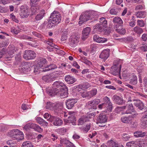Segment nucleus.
<instances>
[{"label": "nucleus", "mask_w": 147, "mask_h": 147, "mask_svg": "<svg viewBox=\"0 0 147 147\" xmlns=\"http://www.w3.org/2000/svg\"><path fill=\"white\" fill-rule=\"evenodd\" d=\"M100 24L103 26L105 28H106L107 26V21L105 19V18L104 17H102L100 19Z\"/></svg>", "instance_id": "nucleus-37"}, {"label": "nucleus", "mask_w": 147, "mask_h": 147, "mask_svg": "<svg viewBox=\"0 0 147 147\" xmlns=\"http://www.w3.org/2000/svg\"><path fill=\"white\" fill-rule=\"evenodd\" d=\"M52 92H49V93L50 94V96H53L55 95H60L61 96L62 98H65L67 97L68 96V88L67 89L64 88H62L60 89V91L59 89L51 91Z\"/></svg>", "instance_id": "nucleus-3"}, {"label": "nucleus", "mask_w": 147, "mask_h": 147, "mask_svg": "<svg viewBox=\"0 0 147 147\" xmlns=\"http://www.w3.org/2000/svg\"><path fill=\"white\" fill-rule=\"evenodd\" d=\"M86 122V118L84 117H82L79 119L78 120V125H83Z\"/></svg>", "instance_id": "nucleus-48"}, {"label": "nucleus", "mask_w": 147, "mask_h": 147, "mask_svg": "<svg viewBox=\"0 0 147 147\" xmlns=\"http://www.w3.org/2000/svg\"><path fill=\"white\" fill-rule=\"evenodd\" d=\"M78 38L76 36L74 35L71 37L69 40V43L72 47H75L79 42Z\"/></svg>", "instance_id": "nucleus-17"}, {"label": "nucleus", "mask_w": 147, "mask_h": 147, "mask_svg": "<svg viewBox=\"0 0 147 147\" xmlns=\"http://www.w3.org/2000/svg\"><path fill=\"white\" fill-rule=\"evenodd\" d=\"M77 101L73 99H69L66 100V107L68 109H72L74 107V104L76 103Z\"/></svg>", "instance_id": "nucleus-18"}, {"label": "nucleus", "mask_w": 147, "mask_h": 147, "mask_svg": "<svg viewBox=\"0 0 147 147\" xmlns=\"http://www.w3.org/2000/svg\"><path fill=\"white\" fill-rule=\"evenodd\" d=\"M126 147H137V145L135 143L134 141L127 142L126 144Z\"/></svg>", "instance_id": "nucleus-51"}, {"label": "nucleus", "mask_w": 147, "mask_h": 147, "mask_svg": "<svg viewBox=\"0 0 147 147\" xmlns=\"http://www.w3.org/2000/svg\"><path fill=\"white\" fill-rule=\"evenodd\" d=\"M60 141L61 144H65L67 145V146L70 142L69 141L65 139H61Z\"/></svg>", "instance_id": "nucleus-56"}, {"label": "nucleus", "mask_w": 147, "mask_h": 147, "mask_svg": "<svg viewBox=\"0 0 147 147\" xmlns=\"http://www.w3.org/2000/svg\"><path fill=\"white\" fill-rule=\"evenodd\" d=\"M23 56L24 59L26 60H30L34 59L36 56L34 51L29 50L25 51Z\"/></svg>", "instance_id": "nucleus-9"}, {"label": "nucleus", "mask_w": 147, "mask_h": 147, "mask_svg": "<svg viewBox=\"0 0 147 147\" xmlns=\"http://www.w3.org/2000/svg\"><path fill=\"white\" fill-rule=\"evenodd\" d=\"M80 60L82 62L84 63L87 65H90L92 64V63L90 61L87 60L86 58L85 57H81Z\"/></svg>", "instance_id": "nucleus-44"}, {"label": "nucleus", "mask_w": 147, "mask_h": 147, "mask_svg": "<svg viewBox=\"0 0 147 147\" xmlns=\"http://www.w3.org/2000/svg\"><path fill=\"white\" fill-rule=\"evenodd\" d=\"M42 79L45 82H49L50 80L51 76L50 75H46L43 76Z\"/></svg>", "instance_id": "nucleus-52"}, {"label": "nucleus", "mask_w": 147, "mask_h": 147, "mask_svg": "<svg viewBox=\"0 0 147 147\" xmlns=\"http://www.w3.org/2000/svg\"><path fill=\"white\" fill-rule=\"evenodd\" d=\"M133 101H134V105L140 110H143L144 108V103L138 99H134Z\"/></svg>", "instance_id": "nucleus-13"}, {"label": "nucleus", "mask_w": 147, "mask_h": 147, "mask_svg": "<svg viewBox=\"0 0 147 147\" xmlns=\"http://www.w3.org/2000/svg\"><path fill=\"white\" fill-rule=\"evenodd\" d=\"M36 120L37 123L42 126L45 127H47L48 123L40 117H37Z\"/></svg>", "instance_id": "nucleus-23"}, {"label": "nucleus", "mask_w": 147, "mask_h": 147, "mask_svg": "<svg viewBox=\"0 0 147 147\" xmlns=\"http://www.w3.org/2000/svg\"><path fill=\"white\" fill-rule=\"evenodd\" d=\"M104 28L103 25L97 24L94 27V30L97 32H101L103 30Z\"/></svg>", "instance_id": "nucleus-29"}, {"label": "nucleus", "mask_w": 147, "mask_h": 147, "mask_svg": "<svg viewBox=\"0 0 147 147\" xmlns=\"http://www.w3.org/2000/svg\"><path fill=\"white\" fill-rule=\"evenodd\" d=\"M137 78L136 76L134 74H132L131 76L129 83L133 85H136L137 84Z\"/></svg>", "instance_id": "nucleus-30"}, {"label": "nucleus", "mask_w": 147, "mask_h": 147, "mask_svg": "<svg viewBox=\"0 0 147 147\" xmlns=\"http://www.w3.org/2000/svg\"><path fill=\"white\" fill-rule=\"evenodd\" d=\"M45 11L44 10H41L39 13L35 17L34 20L33 21V23H39V21L42 20L45 16Z\"/></svg>", "instance_id": "nucleus-12"}, {"label": "nucleus", "mask_w": 147, "mask_h": 147, "mask_svg": "<svg viewBox=\"0 0 147 147\" xmlns=\"http://www.w3.org/2000/svg\"><path fill=\"white\" fill-rule=\"evenodd\" d=\"M107 118L106 115L103 114H100L97 117L96 119L97 123H105L107 121Z\"/></svg>", "instance_id": "nucleus-14"}, {"label": "nucleus", "mask_w": 147, "mask_h": 147, "mask_svg": "<svg viewBox=\"0 0 147 147\" xmlns=\"http://www.w3.org/2000/svg\"><path fill=\"white\" fill-rule=\"evenodd\" d=\"M8 136L13 140L18 141L24 138L23 133L18 129H13L9 130L7 134Z\"/></svg>", "instance_id": "nucleus-2"}, {"label": "nucleus", "mask_w": 147, "mask_h": 147, "mask_svg": "<svg viewBox=\"0 0 147 147\" xmlns=\"http://www.w3.org/2000/svg\"><path fill=\"white\" fill-rule=\"evenodd\" d=\"M143 88L145 91L147 92V79L144 78L143 79Z\"/></svg>", "instance_id": "nucleus-55"}, {"label": "nucleus", "mask_w": 147, "mask_h": 147, "mask_svg": "<svg viewBox=\"0 0 147 147\" xmlns=\"http://www.w3.org/2000/svg\"><path fill=\"white\" fill-rule=\"evenodd\" d=\"M141 125L144 127H146L147 124V113L144 114L140 119Z\"/></svg>", "instance_id": "nucleus-19"}, {"label": "nucleus", "mask_w": 147, "mask_h": 147, "mask_svg": "<svg viewBox=\"0 0 147 147\" xmlns=\"http://www.w3.org/2000/svg\"><path fill=\"white\" fill-rule=\"evenodd\" d=\"M28 8L26 5H22L20 7V10L23 13L27 14L26 15H29Z\"/></svg>", "instance_id": "nucleus-35"}, {"label": "nucleus", "mask_w": 147, "mask_h": 147, "mask_svg": "<svg viewBox=\"0 0 147 147\" xmlns=\"http://www.w3.org/2000/svg\"><path fill=\"white\" fill-rule=\"evenodd\" d=\"M47 25V27L48 28H50L53 27H54L55 26V25H56L55 23H53L50 19L48 21V22H47L46 23L45 22L43 23V26L46 25Z\"/></svg>", "instance_id": "nucleus-31"}, {"label": "nucleus", "mask_w": 147, "mask_h": 147, "mask_svg": "<svg viewBox=\"0 0 147 147\" xmlns=\"http://www.w3.org/2000/svg\"><path fill=\"white\" fill-rule=\"evenodd\" d=\"M57 66L54 64H52L50 65L47 66V67H45V68H42V71L45 72L49 71L50 70H52L55 69L57 68Z\"/></svg>", "instance_id": "nucleus-28"}, {"label": "nucleus", "mask_w": 147, "mask_h": 147, "mask_svg": "<svg viewBox=\"0 0 147 147\" xmlns=\"http://www.w3.org/2000/svg\"><path fill=\"white\" fill-rule=\"evenodd\" d=\"M112 98L115 103L119 105H123L125 103L122 98L117 95H113Z\"/></svg>", "instance_id": "nucleus-11"}, {"label": "nucleus", "mask_w": 147, "mask_h": 147, "mask_svg": "<svg viewBox=\"0 0 147 147\" xmlns=\"http://www.w3.org/2000/svg\"><path fill=\"white\" fill-rule=\"evenodd\" d=\"M10 16V18L13 21H15V22L17 23H18L19 22V20L16 18L15 16L13 14H11Z\"/></svg>", "instance_id": "nucleus-59"}, {"label": "nucleus", "mask_w": 147, "mask_h": 147, "mask_svg": "<svg viewBox=\"0 0 147 147\" xmlns=\"http://www.w3.org/2000/svg\"><path fill=\"white\" fill-rule=\"evenodd\" d=\"M122 63V60L119 59H116L114 61L113 66L121 69Z\"/></svg>", "instance_id": "nucleus-26"}, {"label": "nucleus", "mask_w": 147, "mask_h": 147, "mask_svg": "<svg viewBox=\"0 0 147 147\" xmlns=\"http://www.w3.org/2000/svg\"><path fill=\"white\" fill-rule=\"evenodd\" d=\"M32 67L29 62H22L19 66V69L21 72L27 74L31 70Z\"/></svg>", "instance_id": "nucleus-5"}, {"label": "nucleus", "mask_w": 147, "mask_h": 147, "mask_svg": "<svg viewBox=\"0 0 147 147\" xmlns=\"http://www.w3.org/2000/svg\"><path fill=\"white\" fill-rule=\"evenodd\" d=\"M100 102V100L99 99H94L93 100L89 101L87 103V105H91V104H94L96 105L98 104Z\"/></svg>", "instance_id": "nucleus-45"}, {"label": "nucleus", "mask_w": 147, "mask_h": 147, "mask_svg": "<svg viewBox=\"0 0 147 147\" xmlns=\"http://www.w3.org/2000/svg\"><path fill=\"white\" fill-rule=\"evenodd\" d=\"M138 25L140 27H143L144 25V23L142 20H138L137 21Z\"/></svg>", "instance_id": "nucleus-57"}, {"label": "nucleus", "mask_w": 147, "mask_h": 147, "mask_svg": "<svg viewBox=\"0 0 147 147\" xmlns=\"http://www.w3.org/2000/svg\"><path fill=\"white\" fill-rule=\"evenodd\" d=\"M54 46H57L55 45L53 43V45H49L47 46V49L49 51H53V49H54Z\"/></svg>", "instance_id": "nucleus-60"}, {"label": "nucleus", "mask_w": 147, "mask_h": 147, "mask_svg": "<svg viewBox=\"0 0 147 147\" xmlns=\"http://www.w3.org/2000/svg\"><path fill=\"white\" fill-rule=\"evenodd\" d=\"M7 144L9 146V147H18L16 143L12 140H10L7 141Z\"/></svg>", "instance_id": "nucleus-46"}, {"label": "nucleus", "mask_w": 147, "mask_h": 147, "mask_svg": "<svg viewBox=\"0 0 147 147\" xmlns=\"http://www.w3.org/2000/svg\"><path fill=\"white\" fill-rule=\"evenodd\" d=\"M61 17V15L58 12L54 11L51 13L49 19L53 23L57 25L60 22Z\"/></svg>", "instance_id": "nucleus-7"}, {"label": "nucleus", "mask_w": 147, "mask_h": 147, "mask_svg": "<svg viewBox=\"0 0 147 147\" xmlns=\"http://www.w3.org/2000/svg\"><path fill=\"white\" fill-rule=\"evenodd\" d=\"M130 125L131 127L132 128H136L138 126L137 122L136 121H131Z\"/></svg>", "instance_id": "nucleus-54"}, {"label": "nucleus", "mask_w": 147, "mask_h": 147, "mask_svg": "<svg viewBox=\"0 0 147 147\" xmlns=\"http://www.w3.org/2000/svg\"><path fill=\"white\" fill-rule=\"evenodd\" d=\"M146 15V12L144 11H138L136 13L137 18H144Z\"/></svg>", "instance_id": "nucleus-42"}, {"label": "nucleus", "mask_w": 147, "mask_h": 147, "mask_svg": "<svg viewBox=\"0 0 147 147\" xmlns=\"http://www.w3.org/2000/svg\"><path fill=\"white\" fill-rule=\"evenodd\" d=\"M30 9L31 11V14L32 15L35 14L36 13H38L40 9L38 5H36V6L33 5H31Z\"/></svg>", "instance_id": "nucleus-27"}, {"label": "nucleus", "mask_w": 147, "mask_h": 147, "mask_svg": "<svg viewBox=\"0 0 147 147\" xmlns=\"http://www.w3.org/2000/svg\"><path fill=\"white\" fill-rule=\"evenodd\" d=\"M51 138L53 140V141H54L58 138V136L57 135L55 134H51Z\"/></svg>", "instance_id": "nucleus-64"}, {"label": "nucleus", "mask_w": 147, "mask_h": 147, "mask_svg": "<svg viewBox=\"0 0 147 147\" xmlns=\"http://www.w3.org/2000/svg\"><path fill=\"white\" fill-rule=\"evenodd\" d=\"M34 130L39 132H42L43 131L42 129L40 126L37 125Z\"/></svg>", "instance_id": "nucleus-62"}, {"label": "nucleus", "mask_w": 147, "mask_h": 147, "mask_svg": "<svg viewBox=\"0 0 147 147\" xmlns=\"http://www.w3.org/2000/svg\"><path fill=\"white\" fill-rule=\"evenodd\" d=\"M76 117L74 115H71L68 117L67 123H71L73 125H76Z\"/></svg>", "instance_id": "nucleus-24"}, {"label": "nucleus", "mask_w": 147, "mask_h": 147, "mask_svg": "<svg viewBox=\"0 0 147 147\" xmlns=\"http://www.w3.org/2000/svg\"><path fill=\"white\" fill-rule=\"evenodd\" d=\"M103 100L104 102L103 103L106 106V109L109 112L111 111L113 106L110 99L107 96H106L103 98Z\"/></svg>", "instance_id": "nucleus-10"}, {"label": "nucleus", "mask_w": 147, "mask_h": 147, "mask_svg": "<svg viewBox=\"0 0 147 147\" xmlns=\"http://www.w3.org/2000/svg\"><path fill=\"white\" fill-rule=\"evenodd\" d=\"M65 81L69 84H72L74 83L76 80L72 76L69 75L66 76L65 78Z\"/></svg>", "instance_id": "nucleus-21"}, {"label": "nucleus", "mask_w": 147, "mask_h": 147, "mask_svg": "<svg viewBox=\"0 0 147 147\" xmlns=\"http://www.w3.org/2000/svg\"><path fill=\"white\" fill-rule=\"evenodd\" d=\"M109 55V50L107 49L104 50L100 53L99 57L105 61Z\"/></svg>", "instance_id": "nucleus-15"}, {"label": "nucleus", "mask_w": 147, "mask_h": 147, "mask_svg": "<svg viewBox=\"0 0 147 147\" xmlns=\"http://www.w3.org/2000/svg\"><path fill=\"white\" fill-rule=\"evenodd\" d=\"M134 31L138 34H140L143 32V30L138 26H136L134 28Z\"/></svg>", "instance_id": "nucleus-41"}, {"label": "nucleus", "mask_w": 147, "mask_h": 147, "mask_svg": "<svg viewBox=\"0 0 147 147\" xmlns=\"http://www.w3.org/2000/svg\"><path fill=\"white\" fill-rule=\"evenodd\" d=\"M32 34L34 36L38 38L39 40L43 41H44V37L41 34L35 31L33 32H32Z\"/></svg>", "instance_id": "nucleus-43"}, {"label": "nucleus", "mask_w": 147, "mask_h": 147, "mask_svg": "<svg viewBox=\"0 0 147 147\" xmlns=\"http://www.w3.org/2000/svg\"><path fill=\"white\" fill-rule=\"evenodd\" d=\"M122 121L124 123H129L132 120V117L130 116L128 117H123L121 118Z\"/></svg>", "instance_id": "nucleus-32"}, {"label": "nucleus", "mask_w": 147, "mask_h": 147, "mask_svg": "<svg viewBox=\"0 0 147 147\" xmlns=\"http://www.w3.org/2000/svg\"><path fill=\"white\" fill-rule=\"evenodd\" d=\"M135 109L133 105L131 103L129 104L127 106V109L125 113L126 114H131L132 112H134Z\"/></svg>", "instance_id": "nucleus-33"}, {"label": "nucleus", "mask_w": 147, "mask_h": 147, "mask_svg": "<svg viewBox=\"0 0 147 147\" xmlns=\"http://www.w3.org/2000/svg\"><path fill=\"white\" fill-rule=\"evenodd\" d=\"M121 69L112 66L111 67V72L113 75L116 76L120 74Z\"/></svg>", "instance_id": "nucleus-20"}, {"label": "nucleus", "mask_w": 147, "mask_h": 147, "mask_svg": "<svg viewBox=\"0 0 147 147\" xmlns=\"http://www.w3.org/2000/svg\"><path fill=\"white\" fill-rule=\"evenodd\" d=\"M134 136L136 137H143L146 135V133L142 132L140 131H137L135 132L134 133Z\"/></svg>", "instance_id": "nucleus-40"}, {"label": "nucleus", "mask_w": 147, "mask_h": 147, "mask_svg": "<svg viewBox=\"0 0 147 147\" xmlns=\"http://www.w3.org/2000/svg\"><path fill=\"white\" fill-rule=\"evenodd\" d=\"M90 28L89 27H87L83 30L82 38L83 40H85L88 37L90 32Z\"/></svg>", "instance_id": "nucleus-16"}, {"label": "nucleus", "mask_w": 147, "mask_h": 147, "mask_svg": "<svg viewBox=\"0 0 147 147\" xmlns=\"http://www.w3.org/2000/svg\"><path fill=\"white\" fill-rule=\"evenodd\" d=\"M53 88L52 89H49L48 88L46 90V92L47 94L50 96V94L49 93V92H52L51 91L53 90H57L59 89V90H60V89H61V87L62 88H65L67 89V86L63 82H60L59 81H57L55 82L53 84Z\"/></svg>", "instance_id": "nucleus-6"}, {"label": "nucleus", "mask_w": 147, "mask_h": 147, "mask_svg": "<svg viewBox=\"0 0 147 147\" xmlns=\"http://www.w3.org/2000/svg\"><path fill=\"white\" fill-rule=\"evenodd\" d=\"M94 16L92 12L86 11L82 13L80 16L79 20L80 21L79 22V24L81 25L84 22L91 19L94 17Z\"/></svg>", "instance_id": "nucleus-4"}, {"label": "nucleus", "mask_w": 147, "mask_h": 147, "mask_svg": "<svg viewBox=\"0 0 147 147\" xmlns=\"http://www.w3.org/2000/svg\"><path fill=\"white\" fill-rule=\"evenodd\" d=\"M46 62L47 60L45 59L41 58L39 60V61L37 65L38 66V67L42 68L43 67L45 66V65H46Z\"/></svg>", "instance_id": "nucleus-22"}, {"label": "nucleus", "mask_w": 147, "mask_h": 147, "mask_svg": "<svg viewBox=\"0 0 147 147\" xmlns=\"http://www.w3.org/2000/svg\"><path fill=\"white\" fill-rule=\"evenodd\" d=\"M63 105V103L62 102L54 103L50 102H47L46 108L47 109L54 110L55 112H56L57 114H58L62 113Z\"/></svg>", "instance_id": "nucleus-1"}, {"label": "nucleus", "mask_w": 147, "mask_h": 147, "mask_svg": "<svg viewBox=\"0 0 147 147\" xmlns=\"http://www.w3.org/2000/svg\"><path fill=\"white\" fill-rule=\"evenodd\" d=\"M44 42L46 44H47L48 45H53V39H51L49 40H45L44 41Z\"/></svg>", "instance_id": "nucleus-61"}, {"label": "nucleus", "mask_w": 147, "mask_h": 147, "mask_svg": "<svg viewBox=\"0 0 147 147\" xmlns=\"http://www.w3.org/2000/svg\"><path fill=\"white\" fill-rule=\"evenodd\" d=\"M118 25H116L113 27V28L115 30L120 34L121 35H124L126 33V30L123 27H121L120 28H117L118 27Z\"/></svg>", "instance_id": "nucleus-25"}, {"label": "nucleus", "mask_w": 147, "mask_h": 147, "mask_svg": "<svg viewBox=\"0 0 147 147\" xmlns=\"http://www.w3.org/2000/svg\"><path fill=\"white\" fill-rule=\"evenodd\" d=\"M76 91L79 92L80 91V94L83 98L89 96L88 92L84 91L83 90H82V89L80 90L78 88L76 90Z\"/></svg>", "instance_id": "nucleus-38"}, {"label": "nucleus", "mask_w": 147, "mask_h": 147, "mask_svg": "<svg viewBox=\"0 0 147 147\" xmlns=\"http://www.w3.org/2000/svg\"><path fill=\"white\" fill-rule=\"evenodd\" d=\"M90 86V85L87 82H86L80 84L76 87V88L78 89H82L84 88H87Z\"/></svg>", "instance_id": "nucleus-34"}, {"label": "nucleus", "mask_w": 147, "mask_h": 147, "mask_svg": "<svg viewBox=\"0 0 147 147\" xmlns=\"http://www.w3.org/2000/svg\"><path fill=\"white\" fill-rule=\"evenodd\" d=\"M47 120L51 123L53 122V124L55 126H60L63 124V121L61 119L52 115H50L49 118Z\"/></svg>", "instance_id": "nucleus-8"}, {"label": "nucleus", "mask_w": 147, "mask_h": 147, "mask_svg": "<svg viewBox=\"0 0 147 147\" xmlns=\"http://www.w3.org/2000/svg\"><path fill=\"white\" fill-rule=\"evenodd\" d=\"M107 144L109 147H119L118 144L116 143L112 140L108 141Z\"/></svg>", "instance_id": "nucleus-39"}, {"label": "nucleus", "mask_w": 147, "mask_h": 147, "mask_svg": "<svg viewBox=\"0 0 147 147\" xmlns=\"http://www.w3.org/2000/svg\"><path fill=\"white\" fill-rule=\"evenodd\" d=\"M100 37H99L98 36L95 35H94L93 37L94 40L96 42L99 43V41Z\"/></svg>", "instance_id": "nucleus-63"}, {"label": "nucleus", "mask_w": 147, "mask_h": 147, "mask_svg": "<svg viewBox=\"0 0 147 147\" xmlns=\"http://www.w3.org/2000/svg\"><path fill=\"white\" fill-rule=\"evenodd\" d=\"M21 147H33V146L30 142L27 141L23 143Z\"/></svg>", "instance_id": "nucleus-49"}, {"label": "nucleus", "mask_w": 147, "mask_h": 147, "mask_svg": "<svg viewBox=\"0 0 147 147\" xmlns=\"http://www.w3.org/2000/svg\"><path fill=\"white\" fill-rule=\"evenodd\" d=\"M90 128V124H87L82 129V130L84 132L87 133L89 130Z\"/></svg>", "instance_id": "nucleus-53"}, {"label": "nucleus", "mask_w": 147, "mask_h": 147, "mask_svg": "<svg viewBox=\"0 0 147 147\" xmlns=\"http://www.w3.org/2000/svg\"><path fill=\"white\" fill-rule=\"evenodd\" d=\"M130 138V136L127 134H123L122 136V138L124 140H128Z\"/></svg>", "instance_id": "nucleus-58"}, {"label": "nucleus", "mask_w": 147, "mask_h": 147, "mask_svg": "<svg viewBox=\"0 0 147 147\" xmlns=\"http://www.w3.org/2000/svg\"><path fill=\"white\" fill-rule=\"evenodd\" d=\"M15 64L16 65H18L20 62L21 59V55L20 54H17L15 57Z\"/></svg>", "instance_id": "nucleus-47"}, {"label": "nucleus", "mask_w": 147, "mask_h": 147, "mask_svg": "<svg viewBox=\"0 0 147 147\" xmlns=\"http://www.w3.org/2000/svg\"><path fill=\"white\" fill-rule=\"evenodd\" d=\"M89 97H91L95 95L97 92V90L96 89H94L88 92Z\"/></svg>", "instance_id": "nucleus-50"}, {"label": "nucleus", "mask_w": 147, "mask_h": 147, "mask_svg": "<svg viewBox=\"0 0 147 147\" xmlns=\"http://www.w3.org/2000/svg\"><path fill=\"white\" fill-rule=\"evenodd\" d=\"M113 22L114 24H117L119 25H121L123 23L122 19L118 17L114 18L113 19Z\"/></svg>", "instance_id": "nucleus-36"}]
</instances>
